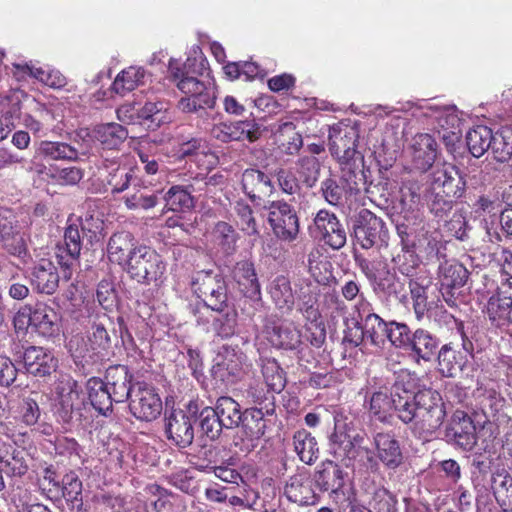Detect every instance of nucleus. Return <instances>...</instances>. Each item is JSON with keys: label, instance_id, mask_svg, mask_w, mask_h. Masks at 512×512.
I'll use <instances>...</instances> for the list:
<instances>
[{"label": "nucleus", "instance_id": "34", "mask_svg": "<svg viewBox=\"0 0 512 512\" xmlns=\"http://www.w3.org/2000/svg\"><path fill=\"white\" fill-rule=\"evenodd\" d=\"M438 275L442 289L463 287L469 277V272L456 260H446L440 263Z\"/></svg>", "mask_w": 512, "mask_h": 512}, {"label": "nucleus", "instance_id": "3", "mask_svg": "<svg viewBox=\"0 0 512 512\" xmlns=\"http://www.w3.org/2000/svg\"><path fill=\"white\" fill-rule=\"evenodd\" d=\"M498 260L501 280L487 299L483 312L492 326L509 330L512 327V252L502 249Z\"/></svg>", "mask_w": 512, "mask_h": 512}, {"label": "nucleus", "instance_id": "64", "mask_svg": "<svg viewBox=\"0 0 512 512\" xmlns=\"http://www.w3.org/2000/svg\"><path fill=\"white\" fill-rule=\"evenodd\" d=\"M214 235L226 250H231L237 239V233L234 228L226 222H218L216 224Z\"/></svg>", "mask_w": 512, "mask_h": 512}, {"label": "nucleus", "instance_id": "56", "mask_svg": "<svg viewBox=\"0 0 512 512\" xmlns=\"http://www.w3.org/2000/svg\"><path fill=\"white\" fill-rule=\"evenodd\" d=\"M262 374L265 383L272 391L280 392L285 386L283 371L275 359H266L262 363Z\"/></svg>", "mask_w": 512, "mask_h": 512}, {"label": "nucleus", "instance_id": "37", "mask_svg": "<svg viewBox=\"0 0 512 512\" xmlns=\"http://www.w3.org/2000/svg\"><path fill=\"white\" fill-rule=\"evenodd\" d=\"M277 133L282 139L278 146L282 155L293 157L298 155L301 148L304 147L302 135L296 131L293 122H284L279 125Z\"/></svg>", "mask_w": 512, "mask_h": 512}, {"label": "nucleus", "instance_id": "50", "mask_svg": "<svg viewBox=\"0 0 512 512\" xmlns=\"http://www.w3.org/2000/svg\"><path fill=\"white\" fill-rule=\"evenodd\" d=\"M236 222L239 228L247 235H258V224L252 208L244 201H237L234 207Z\"/></svg>", "mask_w": 512, "mask_h": 512}, {"label": "nucleus", "instance_id": "32", "mask_svg": "<svg viewBox=\"0 0 512 512\" xmlns=\"http://www.w3.org/2000/svg\"><path fill=\"white\" fill-rule=\"evenodd\" d=\"M241 183L245 194L252 201L261 199L263 195L273 190L269 176L257 169H246L242 174Z\"/></svg>", "mask_w": 512, "mask_h": 512}, {"label": "nucleus", "instance_id": "6", "mask_svg": "<svg viewBox=\"0 0 512 512\" xmlns=\"http://www.w3.org/2000/svg\"><path fill=\"white\" fill-rule=\"evenodd\" d=\"M353 235L363 249L387 244L388 229L382 218L368 209H361L353 221Z\"/></svg>", "mask_w": 512, "mask_h": 512}, {"label": "nucleus", "instance_id": "19", "mask_svg": "<svg viewBox=\"0 0 512 512\" xmlns=\"http://www.w3.org/2000/svg\"><path fill=\"white\" fill-rule=\"evenodd\" d=\"M267 334L268 340L276 348L299 350L303 345L300 329L290 320L273 323Z\"/></svg>", "mask_w": 512, "mask_h": 512}, {"label": "nucleus", "instance_id": "43", "mask_svg": "<svg viewBox=\"0 0 512 512\" xmlns=\"http://www.w3.org/2000/svg\"><path fill=\"white\" fill-rule=\"evenodd\" d=\"M429 279H410L409 290L413 301V310L417 320H422L428 312V296Z\"/></svg>", "mask_w": 512, "mask_h": 512}, {"label": "nucleus", "instance_id": "33", "mask_svg": "<svg viewBox=\"0 0 512 512\" xmlns=\"http://www.w3.org/2000/svg\"><path fill=\"white\" fill-rule=\"evenodd\" d=\"M274 411V403H266V405L259 406L258 408L247 409L243 413L242 423L244 432L251 441L263 436L265 428L263 418L266 415H272Z\"/></svg>", "mask_w": 512, "mask_h": 512}, {"label": "nucleus", "instance_id": "51", "mask_svg": "<svg viewBox=\"0 0 512 512\" xmlns=\"http://www.w3.org/2000/svg\"><path fill=\"white\" fill-rule=\"evenodd\" d=\"M420 378L415 372L408 370H401L391 388L393 395H405L410 394L414 396L419 390Z\"/></svg>", "mask_w": 512, "mask_h": 512}, {"label": "nucleus", "instance_id": "52", "mask_svg": "<svg viewBox=\"0 0 512 512\" xmlns=\"http://www.w3.org/2000/svg\"><path fill=\"white\" fill-rule=\"evenodd\" d=\"M290 500L302 506L314 505L317 503V496L311 489L309 483H300L293 480L286 488Z\"/></svg>", "mask_w": 512, "mask_h": 512}, {"label": "nucleus", "instance_id": "46", "mask_svg": "<svg viewBox=\"0 0 512 512\" xmlns=\"http://www.w3.org/2000/svg\"><path fill=\"white\" fill-rule=\"evenodd\" d=\"M108 257L112 263H116L126 270L128 266V234L115 233L108 243Z\"/></svg>", "mask_w": 512, "mask_h": 512}, {"label": "nucleus", "instance_id": "45", "mask_svg": "<svg viewBox=\"0 0 512 512\" xmlns=\"http://www.w3.org/2000/svg\"><path fill=\"white\" fill-rule=\"evenodd\" d=\"M166 207L171 211H187L194 206V196L183 185H174L165 194Z\"/></svg>", "mask_w": 512, "mask_h": 512}, {"label": "nucleus", "instance_id": "60", "mask_svg": "<svg viewBox=\"0 0 512 512\" xmlns=\"http://www.w3.org/2000/svg\"><path fill=\"white\" fill-rule=\"evenodd\" d=\"M148 250L146 247L139 248L138 251H130V277L141 281L147 278L148 261L145 260Z\"/></svg>", "mask_w": 512, "mask_h": 512}, {"label": "nucleus", "instance_id": "54", "mask_svg": "<svg viewBox=\"0 0 512 512\" xmlns=\"http://www.w3.org/2000/svg\"><path fill=\"white\" fill-rule=\"evenodd\" d=\"M200 428L207 438L214 440L222 431L224 426L220 423V418L214 408L205 407L200 412Z\"/></svg>", "mask_w": 512, "mask_h": 512}, {"label": "nucleus", "instance_id": "21", "mask_svg": "<svg viewBox=\"0 0 512 512\" xmlns=\"http://www.w3.org/2000/svg\"><path fill=\"white\" fill-rule=\"evenodd\" d=\"M59 274L49 259H40L32 268L30 282L39 294L52 295L59 286Z\"/></svg>", "mask_w": 512, "mask_h": 512}, {"label": "nucleus", "instance_id": "22", "mask_svg": "<svg viewBox=\"0 0 512 512\" xmlns=\"http://www.w3.org/2000/svg\"><path fill=\"white\" fill-rule=\"evenodd\" d=\"M439 346V340L429 331L419 328L410 337L405 353L415 362L431 361Z\"/></svg>", "mask_w": 512, "mask_h": 512}, {"label": "nucleus", "instance_id": "44", "mask_svg": "<svg viewBox=\"0 0 512 512\" xmlns=\"http://www.w3.org/2000/svg\"><path fill=\"white\" fill-rule=\"evenodd\" d=\"M213 317L212 329L221 338H229L235 335L238 326V313L235 309H227Z\"/></svg>", "mask_w": 512, "mask_h": 512}, {"label": "nucleus", "instance_id": "49", "mask_svg": "<svg viewBox=\"0 0 512 512\" xmlns=\"http://www.w3.org/2000/svg\"><path fill=\"white\" fill-rule=\"evenodd\" d=\"M273 392L266 383L255 380L248 384L243 396L250 404L264 406L266 403H274Z\"/></svg>", "mask_w": 512, "mask_h": 512}, {"label": "nucleus", "instance_id": "10", "mask_svg": "<svg viewBox=\"0 0 512 512\" xmlns=\"http://www.w3.org/2000/svg\"><path fill=\"white\" fill-rule=\"evenodd\" d=\"M198 413L196 402H189L187 412L174 409L166 418V433L175 445L185 448L192 443L194 433L191 418Z\"/></svg>", "mask_w": 512, "mask_h": 512}, {"label": "nucleus", "instance_id": "59", "mask_svg": "<svg viewBox=\"0 0 512 512\" xmlns=\"http://www.w3.org/2000/svg\"><path fill=\"white\" fill-rule=\"evenodd\" d=\"M410 337V329L406 324L395 321L388 322L386 340L393 346L406 351Z\"/></svg>", "mask_w": 512, "mask_h": 512}, {"label": "nucleus", "instance_id": "38", "mask_svg": "<svg viewBox=\"0 0 512 512\" xmlns=\"http://www.w3.org/2000/svg\"><path fill=\"white\" fill-rule=\"evenodd\" d=\"M88 398L91 405L99 413L105 415L112 406V398L106 384L99 378H90L87 381Z\"/></svg>", "mask_w": 512, "mask_h": 512}, {"label": "nucleus", "instance_id": "48", "mask_svg": "<svg viewBox=\"0 0 512 512\" xmlns=\"http://www.w3.org/2000/svg\"><path fill=\"white\" fill-rule=\"evenodd\" d=\"M418 407V392L414 396L405 394L395 397V415L404 423L415 422Z\"/></svg>", "mask_w": 512, "mask_h": 512}, {"label": "nucleus", "instance_id": "23", "mask_svg": "<svg viewBox=\"0 0 512 512\" xmlns=\"http://www.w3.org/2000/svg\"><path fill=\"white\" fill-rule=\"evenodd\" d=\"M23 362L27 372L36 377L48 376L58 367V360L42 347H28L24 351Z\"/></svg>", "mask_w": 512, "mask_h": 512}, {"label": "nucleus", "instance_id": "17", "mask_svg": "<svg viewBox=\"0 0 512 512\" xmlns=\"http://www.w3.org/2000/svg\"><path fill=\"white\" fill-rule=\"evenodd\" d=\"M359 320L362 322L366 340L377 347H382L386 342L388 322H385L379 315L373 313L370 302L361 296L354 306Z\"/></svg>", "mask_w": 512, "mask_h": 512}, {"label": "nucleus", "instance_id": "16", "mask_svg": "<svg viewBox=\"0 0 512 512\" xmlns=\"http://www.w3.org/2000/svg\"><path fill=\"white\" fill-rule=\"evenodd\" d=\"M465 181L459 170L452 165L436 168L430 176V186L426 194L441 192L449 197L460 198L465 191Z\"/></svg>", "mask_w": 512, "mask_h": 512}, {"label": "nucleus", "instance_id": "20", "mask_svg": "<svg viewBox=\"0 0 512 512\" xmlns=\"http://www.w3.org/2000/svg\"><path fill=\"white\" fill-rule=\"evenodd\" d=\"M341 167V183H343L349 192V195L360 193L366 190L367 172L365 169L364 157L356 156L348 160L339 162Z\"/></svg>", "mask_w": 512, "mask_h": 512}, {"label": "nucleus", "instance_id": "27", "mask_svg": "<svg viewBox=\"0 0 512 512\" xmlns=\"http://www.w3.org/2000/svg\"><path fill=\"white\" fill-rule=\"evenodd\" d=\"M14 69V75L19 79L30 76L54 89H60L66 85L65 76L55 69L36 67L32 62L16 63Z\"/></svg>", "mask_w": 512, "mask_h": 512}, {"label": "nucleus", "instance_id": "4", "mask_svg": "<svg viewBox=\"0 0 512 512\" xmlns=\"http://www.w3.org/2000/svg\"><path fill=\"white\" fill-rule=\"evenodd\" d=\"M191 287L211 310L222 312L227 307V283L219 272L213 270L195 272L191 278Z\"/></svg>", "mask_w": 512, "mask_h": 512}, {"label": "nucleus", "instance_id": "8", "mask_svg": "<svg viewBox=\"0 0 512 512\" xmlns=\"http://www.w3.org/2000/svg\"><path fill=\"white\" fill-rule=\"evenodd\" d=\"M57 395L55 414L60 422L73 426L80 421L83 401L77 382L71 377H63L55 387Z\"/></svg>", "mask_w": 512, "mask_h": 512}, {"label": "nucleus", "instance_id": "57", "mask_svg": "<svg viewBox=\"0 0 512 512\" xmlns=\"http://www.w3.org/2000/svg\"><path fill=\"white\" fill-rule=\"evenodd\" d=\"M321 192L325 201L334 206L341 204L343 198L349 194L345 185L343 183L339 184L332 176L321 182Z\"/></svg>", "mask_w": 512, "mask_h": 512}, {"label": "nucleus", "instance_id": "53", "mask_svg": "<svg viewBox=\"0 0 512 512\" xmlns=\"http://www.w3.org/2000/svg\"><path fill=\"white\" fill-rule=\"evenodd\" d=\"M220 356L222 361L218 366L226 369L230 375H236L246 360L245 354L237 346H223Z\"/></svg>", "mask_w": 512, "mask_h": 512}, {"label": "nucleus", "instance_id": "58", "mask_svg": "<svg viewBox=\"0 0 512 512\" xmlns=\"http://www.w3.org/2000/svg\"><path fill=\"white\" fill-rule=\"evenodd\" d=\"M61 490L66 501L82 505V482L74 472L64 475Z\"/></svg>", "mask_w": 512, "mask_h": 512}, {"label": "nucleus", "instance_id": "12", "mask_svg": "<svg viewBox=\"0 0 512 512\" xmlns=\"http://www.w3.org/2000/svg\"><path fill=\"white\" fill-rule=\"evenodd\" d=\"M82 247L79 226L70 223L65 229L64 240L55 248L58 264L63 269V278L69 280L72 270L77 266Z\"/></svg>", "mask_w": 512, "mask_h": 512}, {"label": "nucleus", "instance_id": "55", "mask_svg": "<svg viewBox=\"0 0 512 512\" xmlns=\"http://www.w3.org/2000/svg\"><path fill=\"white\" fill-rule=\"evenodd\" d=\"M109 336L106 329L103 326H96L89 337L90 347L93 351L92 354H86L79 351L78 354H74V357L81 359V362L89 363L93 360L94 355H98L102 350L106 349L108 344Z\"/></svg>", "mask_w": 512, "mask_h": 512}, {"label": "nucleus", "instance_id": "5", "mask_svg": "<svg viewBox=\"0 0 512 512\" xmlns=\"http://www.w3.org/2000/svg\"><path fill=\"white\" fill-rule=\"evenodd\" d=\"M132 97L133 99L130 100V132H134L136 128L154 131L171 121L168 103L153 102L147 99L143 101L136 93Z\"/></svg>", "mask_w": 512, "mask_h": 512}, {"label": "nucleus", "instance_id": "62", "mask_svg": "<svg viewBox=\"0 0 512 512\" xmlns=\"http://www.w3.org/2000/svg\"><path fill=\"white\" fill-rule=\"evenodd\" d=\"M275 176L283 193L294 195L300 192L299 179L290 170L280 168L276 171Z\"/></svg>", "mask_w": 512, "mask_h": 512}, {"label": "nucleus", "instance_id": "30", "mask_svg": "<svg viewBox=\"0 0 512 512\" xmlns=\"http://www.w3.org/2000/svg\"><path fill=\"white\" fill-rule=\"evenodd\" d=\"M441 247V235L434 229L422 226L415 232L414 238L411 242L410 250L417 252L420 256L426 259L437 257Z\"/></svg>", "mask_w": 512, "mask_h": 512}, {"label": "nucleus", "instance_id": "9", "mask_svg": "<svg viewBox=\"0 0 512 512\" xmlns=\"http://www.w3.org/2000/svg\"><path fill=\"white\" fill-rule=\"evenodd\" d=\"M310 235L322 241L334 250L345 246L347 233L344 225L338 217L329 210L321 209L314 216L313 223L309 226Z\"/></svg>", "mask_w": 512, "mask_h": 512}, {"label": "nucleus", "instance_id": "41", "mask_svg": "<svg viewBox=\"0 0 512 512\" xmlns=\"http://www.w3.org/2000/svg\"><path fill=\"white\" fill-rule=\"evenodd\" d=\"M492 140V130L484 125L476 126L468 131L466 135L468 149L470 153L477 158L484 155V153L490 149Z\"/></svg>", "mask_w": 512, "mask_h": 512}, {"label": "nucleus", "instance_id": "13", "mask_svg": "<svg viewBox=\"0 0 512 512\" xmlns=\"http://www.w3.org/2000/svg\"><path fill=\"white\" fill-rule=\"evenodd\" d=\"M359 134L358 130L344 123L334 124L329 130V150L338 162L356 156H363L356 150Z\"/></svg>", "mask_w": 512, "mask_h": 512}, {"label": "nucleus", "instance_id": "25", "mask_svg": "<svg viewBox=\"0 0 512 512\" xmlns=\"http://www.w3.org/2000/svg\"><path fill=\"white\" fill-rule=\"evenodd\" d=\"M412 163L420 172L428 171L437 157V143L435 139L426 133L417 134L411 144Z\"/></svg>", "mask_w": 512, "mask_h": 512}, {"label": "nucleus", "instance_id": "35", "mask_svg": "<svg viewBox=\"0 0 512 512\" xmlns=\"http://www.w3.org/2000/svg\"><path fill=\"white\" fill-rule=\"evenodd\" d=\"M466 356L451 344L443 345L438 352V370L445 377H455L463 369Z\"/></svg>", "mask_w": 512, "mask_h": 512}, {"label": "nucleus", "instance_id": "40", "mask_svg": "<svg viewBox=\"0 0 512 512\" xmlns=\"http://www.w3.org/2000/svg\"><path fill=\"white\" fill-rule=\"evenodd\" d=\"M214 410L224 428L237 427L242 422L243 413L240 410V405L231 397H220Z\"/></svg>", "mask_w": 512, "mask_h": 512}, {"label": "nucleus", "instance_id": "18", "mask_svg": "<svg viewBox=\"0 0 512 512\" xmlns=\"http://www.w3.org/2000/svg\"><path fill=\"white\" fill-rule=\"evenodd\" d=\"M212 136L221 142L256 141L261 136L260 127L254 121L219 123L212 128Z\"/></svg>", "mask_w": 512, "mask_h": 512}, {"label": "nucleus", "instance_id": "42", "mask_svg": "<svg viewBox=\"0 0 512 512\" xmlns=\"http://www.w3.org/2000/svg\"><path fill=\"white\" fill-rule=\"evenodd\" d=\"M321 163L315 156L302 155L296 161V172L302 184L313 188L319 180Z\"/></svg>", "mask_w": 512, "mask_h": 512}, {"label": "nucleus", "instance_id": "7", "mask_svg": "<svg viewBox=\"0 0 512 512\" xmlns=\"http://www.w3.org/2000/svg\"><path fill=\"white\" fill-rule=\"evenodd\" d=\"M264 209L268 211V223L278 239L286 242L296 240L300 225L292 205L284 200H275L268 201Z\"/></svg>", "mask_w": 512, "mask_h": 512}, {"label": "nucleus", "instance_id": "28", "mask_svg": "<svg viewBox=\"0 0 512 512\" xmlns=\"http://www.w3.org/2000/svg\"><path fill=\"white\" fill-rule=\"evenodd\" d=\"M425 109V116L432 118L439 128L447 131L452 137L458 138L461 132V118L456 106L430 104Z\"/></svg>", "mask_w": 512, "mask_h": 512}, {"label": "nucleus", "instance_id": "36", "mask_svg": "<svg viewBox=\"0 0 512 512\" xmlns=\"http://www.w3.org/2000/svg\"><path fill=\"white\" fill-rule=\"evenodd\" d=\"M268 292L278 309L290 311L293 308L294 294L290 280L286 276H276L270 282Z\"/></svg>", "mask_w": 512, "mask_h": 512}, {"label": "nucleus", "instance_id": "15", "mask_svg": "<svg viewBox=\"0 0 512 512\" xmlns=\"http://www.w3.org/2000/svg\"><path fill=\"white\" fill-rule=\"evenodd\" d=\"M134 394L130 412L140 420L152 421L160 415L162 410V402L154 389L146 385L137 383L130 385V395Z\"/></svg>", "mask_w": 512, "mask_h": 512}, {"label": "nucleus", "instance_id": "31", "mask_svg": "<svg viewBox=\"0 0 512 512\" xmlns=\"http://www.w3.org/2000/svg\"><path fill=\"white\" fill-rule=\"evenodd\" d=\"M75 161L78 151L65 142L41 140L35 143L34 159Z\"/></svg>", "mask_w": 512, "mask_h": 512}, {"label": "nucleus", "instance_id": "61", "mask_svg": "<svg viewBox=\"0 0 512 512\" xmlns=\"http://www.w3.org/2000/svg\"><path fill=\"white\" fill-rule=\"evenodd\" d=\"M430 212L438 218H444L452 210L453 197H449L447 194L441 192H435L425 195Z\"/></svg>", "mask_w": 512, "mask_h": 512}, {"label": "nucleus", "instance_id": "63", "mask_svg": "<svg viewBox=\"0 0 512 512\" xmlns=\"http://www.w3.org/2000/svg\"><path fill=\"white\" fill-rule=\"evenodd\" d=\"M403 256L398 255L397 258H394L393 261L396 263L399 272L410 278L415 279L414 276L416 274V270L419 266L418 257L414 255V253L409 250H403Z\"/></svg>", "mask_w": 512, "mask_h": 512}, {"label": "nucleus", "instance_id": "29", "mask_svg": "<svg viewBox=\"0 0 512 512\" xmlns=\"http://www.w3.org/2000/svg\"><path fill=\"white\" fill-rule=\"evenodd\" d=\"M234 278L241 293L252 300L261 299V286L257 279L254 265L248 261L237 263Z\"/></svg>", "mask_w": 512, "mask_h": 512}, {"label": "nucleus", "instance_id": "26", "mask_svg": "<svg viewBox=\"0 0 512 512\" xmlns=\"http://www.w3.org/2000/svg\"><path fill=\"white\" fill-rule=\"evenodd\" d=\"M373 290L387 301L405 304L408 300L405 282L390 270H386L375 279Z\"/></svg>", "mask_w": 512, "mask_h": 512}, {"label": "nucleus", "instance_id": "24", "mask_svg": "<svg viewBox=\"0 0 512 512\" xmlns=\"http://www.w3.org/2000/svg\"><path fill=\"white\" fill-rule=\"evenodd\" d=\"M32 308V327L44 337L58 336L61 331L60 314L44 302H37Z\"/></svg>", "mask_w": 512, "mask_h": 512}, {"label": "nucleus", "instance_id": "47", "mask_svg": "<svg viewBox=\"0 0 512 512\" xmlns=\"http://www.w3.org/2000/svg\"><path fill=\"white\" fill-rule=\"evenodd\" d=\"M490 150L499 162H505L512 156V130L503 129L493 134Z\"/></svg>", "mask_w": 512, "mask_h": 512}, {"label": "nucleus", "instance_id": "11", "mask_svg": "<svg viewBox=\"0 0 512 512\" xmlns=\"http://www.w3.org/2000/svg\"><path fill=\"white\" fill-rule=\"evenodd\" d=\"M395 395L386 386L366 387L365 404L371 420L391 423L395 416Z\"/></svg>", "mask_w": 512, "mask_h": 512}, {"label": "nucleus", "instance_id": "14", "mask_svg": "<svg viewBox=\"0 0 512 512\" xmlns=\"http://www.w3.org/2000/svg\"><path fill=\"white\" fill-rule=\"evenodd\" d=\"M418 405L416 425H421L422 428L431 430L442 424L445 411L440 395L437 392L431 389L418 391Z\"/></svg>", "mask_w": 512, "mask_h": 512}, {"label": "nucleus", "instance_id": "1", "mask_svg": "<svg viewBox=\"0 0 512 512\" xmlns=\"http://www.w3.org/2000/svg\"><path fill=\"white\" fill-rule=\"evenodd\" d=\"M207 61L200 56L189 57L179 67L176 61L169 64V72L176 82L178 89L187 95L179 101V108L185 113H197L212 109L216 103V96L210 83L198 79L207 70Z\"/></svg>", "mask_w": 512, "mask_h": 512}, {"label": "nucleus", "instance_id": "2", "mask_svg": "<svg viewBox=\"0 0 512 512\" xmlns=\"http://www.w3.org/2000/svg\"><path fill=\"white\" fill-rule=\"evenodd\" d=\"M474 397L479 400L481 411H475L473 417L467 412L456 410L445 431V438L449 444L460 448H472L476 444V430L483 427L488 421L485 408L493 409L497 402L498 394L494 389L479 386L474 391Z\"/></svg>", "mask_w": 512, "mask_h": 512}, {"label": "nucleus", "instance_id": "39", "mask_svg": "<svg viewBox=\"0 0 512 512\" xmlns=\"http://www.w3.org/2000/svg\"><path fill=\"white\" fill-rule=\"evenodd\" d=\"M92 137L105 148H117L127 137L126 129L116 123L102 124L93 129Z\"/></svg>", "mask_w": 512, "mask_h": 512}]
</instances>
